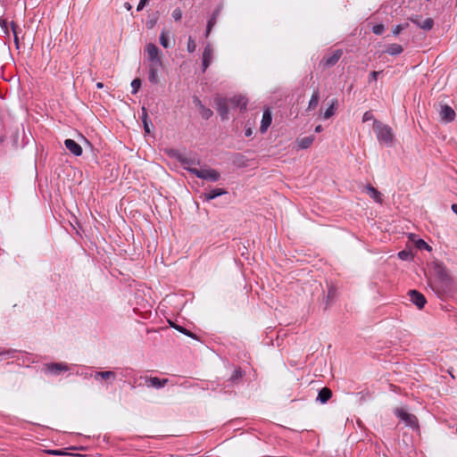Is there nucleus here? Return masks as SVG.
Here are the masks:
<instances>
[{
	"label": "nucleus",
	"instance_id": "nucleus-1",
	"mask_svg": "<svg viewBox=\"0 0 457 457\" xmlns=\"http://www.w3.org/2000/svg\"><path fill=\"white\" fill-rule=\"evenodd\" d=\"M144 53L148 63V80L153 84H158V71L162 67L161 50L154 44L148 43L145 46Z\"/></svg>",
	"mask_w": 457,
	"mask_h": 457
},
{
	"label": "nucleus",
	"instance_id": "nucleus-2",
	"mask_svg": "<svg viewBox=\"0 0 457 457\" xmlns=\"http://www.w3.org/2000/svg\"><path fill=\"white\" fill-rule=\"evenodd\" d=\"M373 130L377 135V138L380 144L391 145L394 141V134L392 129L380 122L379 120H374Z\"/></svg>",
	"mask_w": 457,
	"mask_h": 457
},
{
	"label": "nucleus",
	"instance_id": "nucleus-3",
	"mask_svg": "<svg viewBox=\"0 0 457 457\" xmlns=\"http://www.w3.org/2000/svg\"><path fill=\"white\" fill-rule=\"evenodd\" d=\"M190 173L194 174L195 177L216 182L220 179V174L218 170L211 168H203V169H193L190 170Z\"/></svg>",
	"mask_w": 457,
	"mask_h": 457
},
{
	"label": "nucleus",
	"instance_id": "nucleus-4",
	"mask_svg": "<svg viewBox=\"0 0 457 457\" xmlns=\"http://www.w3.org/2000/svg\"><path fill=\"white\" fill-rule=\"evenodd\" d=\"M70 367L66 362H49L43 365L42 371L46 375L59 376L62 372L68 371Z\"/></svg>",
	"mask_w": 457,
	"mask_h": 457
},
{
	"label": "nucleus",
	"instance_id": "nucleus-5",
	"mask_svg": "<svg viewBox=\"0 0 457 457\" xmlns=\"http://www.w3.org/2000/svg\"><path fill=\"white\" fill-rule=\"evenodd\" d=\"M90 377H93L96 381L104 382L105 386L108 387L116 379L117 372L114 370L95 371L94 373H90Z\"/></svg>",
	"mask_w": 457,
	"mask_h": 457
},
{
	"label": "nucleus",
	"instance_id": "nucleus-6",
	"mask_svg": "<svg viewBox=\"0 0 457 457\" xmlns=\"http://www.w3.org/2000/svg\"><path fill=\"white\" fill-rule=\"evenodd\" d=\"M214 103L216 105V109L218 112L220 113L222 120L228 119V107L230 105L229 98H222V97H216L214 99Z\"/></svg>",
	"mask_w": 457,
	"mask_h": 457
},
{
	"label": "nucleus",
	"instance_id": "nucleus-7",
	"mask_svg": "<svg viewBox=\"0 0 457 457\" xmlns=\"http://www.w3.org/2000/svg\"><path fill=\"white\" fill-rule=\"evenodd\" d=\"M438 113L440 120L445 123L451 122L455 119L454 110L447 104H440Z\"/></svg>",
	"mask_w": 457,
	"mask_h": 457
},
{
	"label": "nucleus",
	"instance_id": "nucleus-8",
	"mask_svg": "<svg viewBox=\"0 0 457 457\" xmlns=\"http://www.w3.org/2000/svg\"><path fill=\"white\" fill-rule=\"evenodd\" d=\"M395 415L404 421L407 426L414 427L417 424V418L413 414L408 413L403 408L396 409Z\"/></svg>",
	"mask_w": 457,
	"mask_h": 457
},
{
	"label": "nucleus",
	"instance_id": "nucleus-9",
	"mask_svg": "<svg viewBox=\"0 0 457 457\" xmlns=\"http://www.w3.org/2000/svg\"><path fill=\"white\" fill-rule=\"evenodd\" d=\"M145 380V385L147 387H154L156 389L163 387L168 383V378H160L157 377H142Z\"/></svg>",
	"mask_w": 457,
	"mask_h": 457
},
{
	"label": "nucleus",
	"instance_id": "nucleus-10",
	"mask_svg": "<svg viewBox=\"0 0 457 457\" xmlns=\"http://www.w3.org/2000/svg\"><path fill=\"white\" fill-rule=\"evenodd\" d=\"M342 54L343 51L341 49H337L334 51L331 54L325 56L321 61V64L324 67L334 66L339 61Z\"/></svg>",
	"mask_w": 457,
	"mask_h": 457
},
{
	"label": "nucleus",
	"instance_id": "nucleus-11",
	"mask_svg": "<svg viewBox=\"0 0 457 457\" xmlns=\"http://www.w3.org/2000/svg\"><path fill=\"white\" fill-rule=\"evenodd\" d=\"M213 48L212 46L208 44L204 50L203 57H202V64H203V71L204 72L210 64L212 62L213 59Z\"/></svg>",
	"mask_w": 457,
	"mask_h": 457
},
{
	"label": "nucleus",
	"instance_id": "nucleus-12",
	"mask_svg": "<svg viewBox=\"0 0 457 457\" xmlns=\"http://www.w3.org/2000/svg\"><path fill=\"white\" fill-rule=\"evenodd\" d=\"M410 301L419 309H422L427 303L425 296L417 290L409 291Z\"/></svg>",
	"mask_w": 457,
	"mask_h": 457
},
{
	"label": "nucleus",
	"instance_id": "nucleus-13",
	"mask_svg": "<svg viewBox=\"0 0 457 457\" xmlns=\"http://www.w3.org/2000/svg\"><path fill=\"white\" fill-rule=\"evenodd\" d=\"M65 147L75 156H80L82 154V147L73 139L67 138L64 140Z\"/></svg>",
	"mask_w": 457,
	"mask_h": 457
},
{
	"label": "nucleus",
	"instance_id": "nucleus-14",
	"mask_svg": "<svg viewBox=\"0 0 457 457\" xmlns=\"http://www.w3.org/2000/svg\"><path fill=\"white\" fill-rule=\"evenodd\" d=\"M411 21L424 30H430L434 26V21L431 18H427L421 21L417 16L415 18H411Z\"/></svg>",
	"mask_w": 457,
	"mask_h": 457
},
{
	"label": "nucleus",
	"instance_id": "nucleus-15",
	"mask_svg": "<svg viewBox=\"0 0 457 457\" xmlns=\"http://www.w3.org/2000/svg\"><path fill=\"white\" fill-rule=\"evenodd\" d=\"M227 194V191L223 188H214V189H211L210 191L208 192H204L201 197L204 200V201H211L218 196H220L222 195H225Z\"/></svg>",
	"mask_w": 457,
	"mask_h": 457
},
{
	"label": "nucleus",
	"instance_id": "nucleus-16",
	"mask_svg": "<svg viewBox=\"0 0 457 457\" xmlns=\"http://www.w3.org/2000/svg\"><path fill=\"white\" fill-rule=\"evenodd\" d=\"M183 168L190 172V170L197 169L195 166L200 164V161L195 157H182L180 159Z\"/></svg>",
	"mask_w": 457,
	"mask_h": 457
},
{
	"label": "nucleus",
	"instance_id": "nucleus-17",
	"mask_svg": "<svg viewBox=\"0 0 457 457\" xmlns=\"http://www.w3.org/2000/svg\"><path fill=\"white\" fill-rule=\"evenodd\" d=\"M272 120L271 112L267 109L263 112L262 119L261 121L260 131L264 133L267 131L268 128L270 126Z\"/></svg>",
	"mask_w": 457,
	"mask_h": 457
},
{
	"label": "nucleus",
	"instance_id": "nucleus-18",
	"mask_svg": "<svg viewBox=\"0 0 457 457\" xmlns=\"http://www.w3.org/2000/svg\"><path fill=\"white\" fill-rule=\"evenodd\" d=\"M117 376L120 375L125 382H129L130 379L134 377V370L131 368H117L116 370Z\"/></svg>",
	"mask_w": 457,
	"mask_h": 457
},
{
	"label": "nucleus",
	"instance_id": "nucleus-19",
	"mask_svg": "<svg viewBox=\"0 0 457 457\" xmlns=\"http://www.w3.org/2000/svg\"><path fill=\"white\" fill-rule=\"evenodd\" d=\"M230 105L240 107L241 109H245L247 105V101L244 96H237L229 98Z\"/></svg>",
	"mask_w": 457,
	"mask_h": 457
},
{
	"label": "nucleus",
	"instance_id": "nucleus-20",
	"mask_svg": "<svg viewBox=\"0 0 457 457\" xmlns=\"http://www.w3.org/2000/svg\"><path fill=\"white\" fill-rule=\"evenodd\" d=\"M385 52L390 55H398L403 52V48L398 44H390L386 46Z\"/></svg>",
	"mask_w": 457,
	"mask_h": 457
},
{
	"label": "nucleus",
	"instance_id": "nucleus-21",
	"mask_svg": "<svg viewBox=\"0 0 457 457\" xmlns=\"http://www.w3.org/2000/svg\"><path fill=\"white\" fill-rule=\"evenodd\" d=\"M314 141L313 136L304 137L302 138H298L296 143L299 148L306 149L312 145Z\"/></svg>",
	"mask_w": 457,
	"mask_h": 457
},
{
	"label": "nucleus",
	"instance_id": "nucleus-22",
	"mask_svg": "<svg viewBox=\"0 0 457 457\" xmlns=\"http://www.w3.org/2000/svg\"><path fill=\"white\" fill-rule=\"evenodd\" d=\"M331 396H332L331 390L328 387H323L319 392L317 400H319L322 403H325L330 399Z\"/></svg>",
	"mask_w": 457,
	"mask_h": 457
},
{
	"label": "nucleus",
	"instance_id": "nucleus-23",
	"mask_svg": "<svg viewBox=\"0 0 457 457\" xmlns=\"http://www.w3.org/2000/svg\"><path fill=\"white\" fill-rule=\"evenodd\" d=\"M159 40L162 47L169 48L170 46L169 31L162 29Z\"/></svg>",
	"mask_w": 457,
	"mask_h": 457
},
{
	"label": "nucleus",
	"instance_id": "nucleus-24",
	"mask_svg": "<svg viewBox=\"0 0 457 457\" xmlns=\"http://www.w3.org/2000/svg\"><path fill=\"white\" fill-rule=\"evenodd\" d=\"M366 189L370 196L374 199V201L379 204L382 202L381 194L375 187L372 186H368Z\"/></svg>",
	"mask_w": 457,
	"mask_h": 457
},
{
	"label": "nucleus",
	"instance_id": "nucleus-25",
	"mask_svg": "<svg viewBox=\"0 0 457 457\" xmlns=\"http://www.w3.org/2000/svg\"><path fill=\"white\" fill-rule=\"evenodd\" d=\"M337 104V99H333V100L331 101V104H330V105H329V107L326 110V112L323 113V118H324V120H328V119H329L331 116H333V115H334Z\"/></svg>",
	"mask_w": 457,
	"mask_h": 457
},
{
	"label": "nucleus",
	"instance_id": "nucleus-26",
	"mask_svg": "<svg viewBox=\"0 0 457 457\" xmlns=\"http://www.w3.org/2000/svg\"><path fill=\"white\" fill-rule=\"evenodd\" d=\"M319 100H320L319 92L318 91L313 92V94L310 99L307 110L311 111V110L315 109L319 104Z\"/></svg>",
	"mask_w": 457,
	"mask_h": 457
},
{
	"label": "nucleus",
	"instance_id": "nucleus-27",
	"mask_svg": "<svg viewBox=\"0 0 457 457\" xmlns=\"http://www.w3.org/2000/svg\"><path fill=\"white\" fill-rule=\"evenodd\" d=\"M0 27L4 34V37H6L7 40L10 39V30H9V28H8V22H7V20L4 19V17H0Z\"/></svg>",
	"mask_w": 457,
	"mask_h": 457
},
{
	"label": "nucleus",
	"instance_id": "nucleus-28",
	"mask_svg": "<svg viewBox=\"0 0 457 457\" xmlns=\"http://www.w3.org/2000/svg\"><path fill=\"white\" fill-rule=\"evenodd\" d=\"M90 367H79V369L76 371V375L83 377L84 378H89L90 373H93Z\"/></svg>",
	"mask_w": 457,
	"mask_h": 457
},
{
	"label": "nucleus",
	"instance_id": "nucleus-29",
	"mask_svg": "<svg viewBox=\"0 0 457 457\" xmlns=\"http://www.w3.org/2000/svg\"><path fill=\"white\" fill-rule=\"evenodd\" d=\"M217 15H218L217 13H213L212 16L211 17V19L208 21L207 27H206V31H205V34H204V36L206 37H209L212 27L216 23Z\"/></svg>",
	"mask_w": 457,
	"mask_h": 457
},
{
	"label": "nucleus",
	"instance_id": "nucleus-30",
	"mask_svg": "<svg viewBox=\"0 0 457 457\" xmlns=\"http://www.w3.org/2000/svg\"><path fill=\"white\" fill-rule=\"evenodd\" d=\"M16 353H17V352L15 350H12V349L2 351V352H0V358L2 360H7V359H11V358H15L16 357Z\"/></svg>",
	"mask_w": 457,
	"mask_h": 457
},
{
	"label": "nucleus",
	"instance_id": "nucleus-31",
	"mask_svg": "<svg viewBox=\"0 0 457 457\" xmlns=\"http://www.w3.org/2000/svg\"><path fill=\"white\" fill-rule=\"evenodd\" d=\"M436 273H437L438 277H439V278H440L444 282H446V281H448V280H449V276H448V274H447L446 270H445L443 267H441V266L437 265V266H436Z\"/></svg>",
	"mask_w": 457,
	"mask_h": 457
},
{
	"label": "nucleus",
	"instance_id": "nucleus-32",
	"mask_svg": "<svg viewBox=\"0 0 457 457\" xmlns=\"http://www.w3.org/2000/svg\"><path fill=\"white\" fill-rule=\"evenodd\" d=\"M10 25H11V29L13 34L14 43L16 45V47L19 48V37H18L19 28L13 21H12Z\"/></svg>",
	"mask_w": 457,
	"mask_h": 457
},
{
	"label": "nucleus",
	"instance_id": "nucleus-33",
	"mask_svg": "<svg viewBox=\"0 0 457 457\" xmlns=\"http://www.w3.org/2000/svg\"><path fill=\"white\" fill-rule=\"evenodd\" d=\"M195 102H197V104L200 105L201 107V114L203 116V118L204 119H209L212 115V110H210L209 108H205L204 106H203L201 104V102L196 99Z\"/></svg>",
	"mask_w": 457,
	"mask_h": 457
},
{
	"label": "nucleus",
	"instance_id": "nucleus-34",
	"mask_svg": "<svg viewBox=\"0 0 457 457\" xmlns=\"http://www.w3.org/2000/svg\"><path fill=\"white\" fill-rule=\"evenodd\" d=\"M416 247L420 250L431 251L432 247L428 245L423 239H418L415 243Z\"/></svg>",
	"mask_w": 457,
	"mask_h": 457
},
{
	"label": "nucleus",
	"instance_id": "nucleus-35",
	"mask_svg": "<svg viewBox=\"0 0 457 457\" xmlns=\"http://www.w3.org/2000/svg\"><path fill=\"white\" fill-rule=\"evenodd\" d=\"M170 326H171L172 328H175V329H177L178 331H179V332H181V333H183V334L187 335V337H194L193 333H192L191 331L187 330V328H183V327H181V326H179V325H177V324L171 323V322H170Z\"/></svg>",
	"mask_w": 457,
	"mask_h": 457
},
{
	"label": "nucleus",
	"instance_id": "nucleus-36",
	"mask_svg": "<svg viewBox=\"0 0 457 457\" xmlns=\"http://www.w3.org/2000/svg\"><path fill=\"white\" fill-rule=\"evenodd\" d=\"M187 49L189 53H194L196 49V43L192 37H188Z\"/></svg>",
	"mask_w": 457,
	"mask_h": 457
},
{
	"label": "nucleus",
	"instance_id": "nucleus-37",
	"mask_svg": "<svg viewBox=\"0 0 457 457\" xmlns=\"http://www.w3.org/2000/svg\"><path fill=\"white\" fill-rule=\"evenodd\" d=\"M140 86H141V80L139 79H133L131 82V87H132L131 93L133 95L137 94Z\"/></svg>",
	"mask_w": 457,
	"mask_h": 457
},
{
	"label": "nucleus",
	"instance_id": "nucleus-38",
	"mask_svg": "<svg viewBox=\"0 0 457 457\" xmlns=\"http://www.w3.org/2000/svg\"><path fill=\"white\" fill-rule=\"evenodd\" d=\"M408 27V24L405 23V24H398L396 25L393 30H392V33L393 35L395 36H398L403 29H405L406 28Z\"/></svg>",
	"mask_w": 457,
	"mask_h": 457
},
{
	"label": "nucleus",
	"instance_id": "nucleus-39",
	"mask_svg": "<svg viewBox=\"0 0 457 457\" xmlns=\"http://www.w3.org/2000/svg\"><path fill=\"white\" fill-rule=\"evenodd\" d=\"M171 15L175 21H179L182 18V11L179 8H176L173 10Z\"/></svg>",
	"mask_w": 457,
	"mask_h": 457
},
{
	"label": "nucleus",
	"instance_id": "nucleus-40",
	"mask_svg": "<svg viewBox=\"0 0 457 457\" xmlns=\"http://www.w3.org/2000/svg\"><path fill=\"white\" fill-rule=\"evenodd\" d=\"M384 30H385V29H384V26L382 24L375 25L372 28V31L376 35H381L384 32Z\"/></svg>",
	"mask_w": 457,
	"mask_h": 457
},
{
	"label": "nucleus",
	"instance_id": "nucleus-41",
	"mask_svg": "<svg viewBox=\"0 0 457 457\" xmlns=\"http://www.w3.org/2000/svg\"><path fill=\"white\" fill-rule=\"evenodd\" d=\"M371 120H374V116H373L372 112L370 111L365 112L363 116H362V121L363 122H367V121Z\"/></svg>",
	"mask_w": 457,
	"mask_h": 457
},
{
	"label": "nucleus",
	"instance_id": "nucleus-42",
	"mask_svg": "<svg viewBox=\"0 0 457 457\" xmlns=\"http://www.w3.org/2000/svg\"><path fill=\"white\" fill-rule=\"evenodd\" d=\"M380 71H372L369 77V82L377 81Z\"/></svg>",
	"mask_w": 457,
	"mask_h": 457
},
{
	"label": "nucleus",
	"instance_id": "nucleus-43",
	"mask_svg": "<svg viewBox=\"0 0 457 457\" xmlns=\"http://www.w3.org/2000/svg\"><path fill=\"white\" fill-rule=\"evenodd\" d=\"M147 3L148 0H140L139 4H137V11H142Z\"/></svg>",
	"mask_w": 457,
	"mask_h": 457
},
{
	"label": "nucleus",
	"instance_id": "nucleus-44",
	"mask_svg": "<svg viewBox=\"0 0 457 457\" xmlns=\"http://www.w3.org/2000/svg\"><path fill=\"white\" fill-rule=\"evenodd\" d=\"M398 256H399L401 259L404 260V259H406V258H407V256H408V253H407V252H405V251H401V252L398 253Z\"/></svg>",
	"mask_w": 457,
	"mask_h": 457
},
{
	"label": "nucleus",
	"instance_id": "nucleus-45",
	"mask_svg": "<svg viewBox=\"0 0 457 457\" xmlns=\"http://www.w3.org/2000/svg\"><path fill=\"white\" fill-rule=\"evenodd\" d=\"M241 376V372L238 371V370H236L234 372V374L232 375L231 378L234 380V379H237L239 377Z\"/></svg>",
	"mask_w": 457,
	"mask_h": 457
},
{
	"label": "nucleus",
	"instance_id": "nucleus-46",
	"mask_svg": "<svg viewBox=\"0 0 457 457\" xmlns=\"http://www.w3.org/2000/svg\"><path fill=\"white\" fill-rule=\"evenodd\" d=\"M323 130V128L321 125H318L316 128H315V132L317 133H320Z\"/></svg>",
	"mask_w": 457,
	"mask_h": 457
},
{
	"label": "nucleus",
	"instance_id": "nucleus-47",
	"mask_svg": "<svg viewBox=\"0 0 457 457\" xmlns=\"http://www.w3.org/2000/svg\"><path fill=\"white\" fill-rule=\"evenodd\" d=\"M452 211L457 214V204H452Z\"/></svg>",
	"mask_w": 457,
	"mask_h": 457
},
{
	"label": "nucleus",
	"instance_id": "nucleus-48",
	"mask_svg": "<svg viewBox=\"0 0 457 457\" xmlns=\"http://www.w3.org/2000/svg\"><path fill=\"white\" fill-rule=\"evenodd\" d=\"M245 134L246 137H250L252 135V129H246Z\"/></svg>",
	"mask_w": 457,
	"mask_h": 457
},
{
	"label": "nucleus",
	"instance_id": "nucleus-49",
	"mask_svg": "<svg viewBox=\"0 0 457 457\" xmlns=\"http://www.w3.org/2000/svg\"><path fill=\"white\" fill-rule=\"evenodd\" d=\"M124 6L129 11L131 9V5L129 4V3H125Z\"/></svg>",
	"mask_w": 457,
	"mask_h": 457
},
{
	"label": "nucleus",
	"instance_id": "nucleus-50",
	"mask_svg": "<svg viewBox=\"0 0 457 457\" xmlns=\"http://www.w3.org/2000/svg\"><path fill=\"white\" fill-rule=\"evenodd\" d=\"M96 87L98 88H103L104 87V84L102 82H98V83H96Z\"/></svg>",
	"mask_w": 457,
	"mask_h": 457
},
{
	"label": "nucleus",
	"instance_id": "nucleus-51",
	"mask_svg": "<svg viewBox=\"0 0 457 457\" xmlns=\"http://www.w3.org/2000/svg\"><path fill=\"white\" fill-rule=\"evenodd\" d=\"M145 129L146 132H149L148 125L146 122H145Z\"/></svg>",
	"mask_w": 457,
	"mask_h": 457
}]
</instances>
